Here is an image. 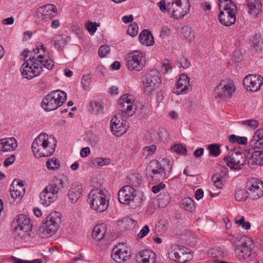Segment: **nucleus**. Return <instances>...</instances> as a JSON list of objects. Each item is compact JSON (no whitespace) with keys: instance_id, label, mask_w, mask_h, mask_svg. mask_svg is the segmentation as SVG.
<instances>
[{"instance_id":"1","label":"nucleus","mask_w":263,"mask_h":263,"mask_svg":"<svg viewBox=\"0 0 263 263\" xmlns=\"http://www.w3.org/2000/svg\"><path fill=\"white\" fill-rule=\"evenodd\" d=\"M55 138L49 137L45 133H41L32 143V151L36 158L48 157L52 155L56 146Z\"/></svg>"},{"instance_id":"2","label":"nucleus","mask_w":263,"mask_h":263,"mask_svg":"<svg viewBox=\"0 0 263 263\" xmlns=\"http://www.w3.org/2000/svg\"><path fill=\"white\" fill-rule=\"evenodd\" d=\"M147 170L153 181H160L168 178L172 172V165L167 159H163L160 162L153 160L150 162Z\"/></svg>"},{"instance_id":"3","label":"nucleus","mask_w":263,"mask_h":263,"mask_svg":"<svg viewBox=\"0 0 263 263\" xmlns=\"http://www.w3.org/2000/svg\"><path fill=\"white\" fill-rule=\"evenodd\" d=\"M109 200L108 192L100 189L92 190L88 195L87 202L90 208L99 213H102L108 209Z\"/></svg>"},{"instance_id":"4","label":"nucleus","mask_w":263,"mask_h":263,"mask_svg":"<svg viewBox=\"0 0 263 263\" xmlns=\"http://www.w3.org/2000/svg\"><path fill=\"white\" fill-rule=\"evenodd\" d=\"M220 12L218 20L221 24L230 26L236 22L237 7L234 2L231 0H219Z\"/></svg>"},{"instance_id":"5","label":"nucleus","mask_w":263,"mask_h":263,"mask_svg":"<svg viewBox=\"0 0 263 263\" xmlns=\"http://www.w3.org/2000/svg\"><path fill=\"white\" fill-rule=\"evenodd\" d=\"M30 222L29 218L25 215L20 214L16 217L12 224L15 238L21 240L28 236L31 230Z\"/></svg>"},{"instance_id":"6","label":"nucleus","mask_w":263,"mask_h":263,"mask_svg":"<svg viewBox=\"0 0 263 263\" xmlns=\"http://www.w3.org/2000/svg\"><path fill=\"white\" fill-rule=\"evenodd\" d=\"M190 4L189 0H172L168 3V12L176 20L183 18L189 13Z\"/></svg>"},{"instance_id":"7","label":"nucleus","mask_w":263,"mask_h":263,"mask_svg":"<svg viewBox=\"0 0 263 263\" xmlns=\"http://www.w3.org/2000/svg\"><path fill=\"white\" fill-rule=\"evenodd\" d=\"M20 71L24 78L31 80L39 76L42 71V69L37 64L36 58L32 57L30 58L22 65Z\"/></svg>"},{"instance_id":"8","label":"nucleus","mask_w":263,"mask_h":263,"mask_svg":"<svg viewBox=\"0 0 263 263\" xmlns=\"http://www.w3.org/2000/svg\"><path fill=\"white\" fill-rule=\"evenodd\" d=\"M223 161L231 169L240 170L246 163V154L242 151L234 149L231 156L224 157Z\"/></svg>"},{"instance_id":"9","label":"nucleus","mask_w":263,"mask_h":263,"mask_svg":"<svg viewBox=\"0 0 263 263\" xmlns=\"http://www.w3.org/2000/svg\"><path fill=\"white\" fill-rule=\"evenodd\" d=\"M118 199L120 203L133 206V203H139L136 191L130 185H125L121 188L118 193Z\"/></svg>"},{"instance_id":"10","label":"nucleus","mask_w":263,"mask_h":263,"mask_svg":"<svg viewBox=\"0 0 263 263\" xmlns=\"http://www.w3.org/2000/svg\"><path fill=\"white\" fill-rule=\"evenodd\" d=\"M249 198L256 200L263 196V182L256 178H250L246 186Z\"/></svg>"},{"instance_id":"11","label":"nucleus","mask_w":263,"mask_h":263,"mask_svg":"<svg viewBox=\"0 0 263 263\" xmlns=\"http://www.w3.org/2000/svg\"><path fill=\"white\" fill-rule=\"evenodd\" d=\"M161 83L159 72L156 70H151L146 76L145 80L142 82V89L145 93L151 94Z\"/></svg>"},{"instance_id":"12","label":"nucleus","mask_w":263,"mask_h":263,"mask_svg":"<svg viewBox=\"0 0 263 263\" xmlns=\"http://www.w3.org/2000/svg\"><path fill=\"white\" fill-rule=\"evenodd\" d=\"M235 90L233 83L223 80L220 82L215 89L214 95L217 98H230Z\"/></svg>"},{"instance_id":"13","label":"nucleus","mask_w":263,"mask_h":263,"mask_svg":"<svg viewBox=\"0 0 263 263\" xmlns=\"http://www.w3.org/2000/svg\"><path fill=\"white\" fill-rule=\"evenodd\" d=\"M61 214L58 212H53L49 214L44 221L45 230L49 235L54 234L58 230L61 222Z\"/></svg>"},{"instance_id":"14","label":"nucleus","mask_w":263,"mask_h":263,"mask_svg":"<svg viewBox=\"0 0 263 263\" xmlns=\"http://www.w3.org/2000/svg\"><path fill=\"white\" fill-rule=\"evenodd\" d=\"M143 58V53L138 50L129 53L127 58V68L130 70L141 71L144 65L142 62Z\"/></svg>"},{"instance_id":"15","label":"nucleus","mask_w":263,"mask_h":263,"mask_svg":"<svg viewBox=\"0 0 263 263\" xmlns=\"http://www.w3.org/2000/svg\"><path fill=\"white\" fill-rule=\"evenodd\" d=\"M57 7L51 4H48L40 7L36 11L35 16L39 21L46 22L52 18L57 12Z\"/></svg>"},{"instance_id":"16","label":"nucleus","mask_w":263,"mask_h":263,"mask_svg":"<svg viewBox=\"0 0 263 263\" xmlns=\"http://www.w3.org/2000/svg\"><path fill=\"white\" fill-rule=\"evenodd\" d=\"M243 82L247 90L256 91L263 83V78L258 74H249L243 79Z\"/></svg>"},{"instance_id":"17","label":"nucleus","mask_w":263,"mask_h":263,"mask_svg":"<svg viewBox=\"0 0 263 263\" xmlns=\"http://www.w3.org/2000/svg\"><path fill=\"white\" fill-rule=\"evenodd\" d=\"M191 88L189 77L182 73L180 75L176 85L173 88V92L177 95L185 94Z\"/></svg>"},{"instance_id":"18","label":"nucleus","mask_w":263,"mask_h":263,"mask_svg":"<svg viewBox=\"0 0 263 263\" xmlns=\"http://www.w3.org/2000/svg\"><path fill=\"white\" fill-rule=\"evenodd\" d=\"M253 242L248 239L242 243V245L237 246L235 249V256L239 259H246L251 256L252 254H254L253 251L252 250Z\"/></svg>"},{"instance_id":"19","label":"nucleus","mask_w":263,"mask_h":263,"mask_svg":"<svg viewBox=\"0 0 263 263\" xmlns=\"http://www.w3.org/2000/svg\"><path fill=\"white\" fill-rule=\"evenodd\" d=\"M113 253L111 256L112 259L118 262L126 261L130 256L126 247L123 245H119L115 247Z\"/></svg>"},{"instance_id":"20","label":"nucleus","mask_w":263,"mask_h":263,"mask_svg":"<svg viewBox=\"0 0 263 263\" xmlns=\"http://www.w3.org/2000/svg\"><path fill=\"white\" fill-rule=\"evenodd\" d=\"M191 256V253H187L183 248L174 249L171 253V258L178 263H185Z\"/></svg>"},{"instance_id":"21","label":"nucleus","mask_w":263,"mask_h":263,"mask_svg":"<svg viewBox=\"0 0 263 263\" xmlns=\"http://www.w3.org/2000/svg\"><path fill=\"white\" fill-rule=\"evenodd\" d=\"M136 260L141 263H155V254L148 249L142 250L137 255Z\"/></svg>"},{"instance_id":"22","label":"nucleus","mask_w":263,"mask_h":263,"mask_svg":"<svg viewBox=\"0 0 263 263\" xmlns=\"http://www.w3.org/2000/svg\"><path fill=\"white\" fill-rule=\"evenodd\" d=\"M82 192L83 188L82 185L76 183L72 184L69 189L67 197L71 203H76L81 197Z\"/></svg>"},{"instance_id":"23","label":"nucleus","mask_w":263,"mask_h":263,"mask_svg":"<svg viewBox=\"0 0 263 263\" xmlns=\"http://www.w3.org/2000/svg\"><path fill=\"white\" fill-rule=\"evenodd\" d=\"M0 145L2 146V151L4 152H11L16 148L17 142L13 137L6 138L1 139Z\"/></svg>"},{"instance_id":"24","label":"nucleus","mask_w":263,"mask_h":263,"mask_svg":"<svg viewBox=\"0 0 263 263\" xmlns=\"http://www.w3.org/2000/svg\"><path fill=\"white\" fill-rule=\"evenodd\" d=\"M248 164L251 168H254L256 165H263V151L254 152L251 157L248 160Z\"/></svg>"},{"instance_id":"25","label":"nucleus","mask_w":263,"mask_h":263,"mask_svg":"<svg viewBox=\"0 0 263 263\" xmlns=\"http://www.w3.org/2000/svg\"><path fill=\"white\" fill-rule=\"evenodd\" d=\"M49 94L52 95L51 98H52L54 104H57L58 108L65 103L67 98L66 93L60 90L52 91Z\"/></svg>"},{"instance_id":"26","label":"nucleus","mask_w":263,"mask_h":263,"mask_svg":"<svg viewBox=\"0 0 263 263\" xmlns=\"http://www.w3.org/2000/svg\"><path fill=\"white\" fill-rule=\"evenodd\" d=\"M246 5L249 13L256 15L261 10V4L260 0H246Z\"/></svg>"},{"instance_id":"27","label":"nucleus","mask_w":263,"mask_h":263,"mask_svg":"<svg viewBox=\"0 0 263 263\" xmlns=\"http://www.w3.org/2000/svg\"><path fill=\"white\" fill-rule=\"evenodd\" d=\"M51 96L48 93L44 97L42 101L41 106L46 111H51L58 108L57 104L53 102Z\"/></svg>"},{"instance_id":"28","label":"nucleus","mask_w":263,"mask_h":263,"mask_svg":"<svg viewBox=\"0 0 263 263\" xmlns=\"http://www.w3.org/2000/svg\"><path fill=\"white\" fill-rule=\"evenodd\" d=\"M141 44L146 46H152L154 43L153 36L149 31L144 30L139 35Z\"/></svg>"},{"instance_id":"29","label":"nucleus","mask_w":263,"mask_h":263,"mask_svg":"<svg viewBox=\"0 0 263 263\" xmlns=\"http://www.w3.org/2000/svg\"><path fill=\"white\" fill-rule=\"evenodd\" d=\"M25 193V188L21 186H15V180L12 182L10 187V195L15 199L21 200Z\"/></svg>"},{"instance_id":"30","label":"nucleus","mask_w":263,"mask_h":263,"mask_svg":"<svg viewBox=\"0 0 263 263\" xmlns=\"http://www.w3.org/2000/svg\"><path fill=\"white\" fill-rule=\"evenodd\" d=\"M106 232V227L103 224H101L94 227L92 236L95 239L99 241L103 239Z\"/></svg>"},{"instance_id":"31","label":"nucleus","mask_w":263,"mask_h":263,"mask_svg":"<svg viewBox=\"0 0 263 263\" xmlns=\"http://www.w3.org/2000/svg\"><path fill=\"white\" fill-rule=\"evenodd\" d=\"M37 64L39 66L47 68L48 70H51L54 66V62L51 59H45L42 54L39 55L36 58Z\"/></svg>"},{"instance_id":"32","label":"nucleus","mask_w":263,"mask_h":263,"mask_svg":"<svg viewBox=\"0 0 263 263\" xmlns=\"http://www.w3.org/2000/svg\"><path fill=\"white\" fill-rule=\"evenodd\" d=\"M171 199V195L168 192L160 193L157 198L159 206L160 208L166 206L170 203Z\"/></svg>"},{"instance_id":"33","label":"nucleus","mask_w":263,"mask_h":263,"mask_svg":"<svg viewBox=\"0 0 263 263\" xmlns=\"http://www.w3.org/2000/svg\"><path fill=\"white\" fill-rule=\"evenodd\" d=\"M118 109L125 116H132L134 112L133 111V105L124 102H118Z\"/></svg>"},{"instance_id":"34","label":"nucleus","mask_w":263,"mask_h":263,"mask_svg":"<svg viewBox=\"0 0 263 263\" xmlns=\"http://www.w3.org/2000/svg\"><path fill=\"white\" fill-rule=\"evenodd\" d=\"M112 133L116 136H120L124 134L126 130V125L125 122L123 121L121 123H119L118 125L114 126V128H110Z\"/></svg>"},{"instance_id":"35","label":"nucleus","mask_w":263,"mask_h":263,"mask_svg":"<svg viewBox=\"0 0 263 263\" xmlns=\"http://www.w3.org/2000/svg\"><path fill=\"white\" fill-rule=\"evenodd\" d=\"M182 205L187 211L193 212L195 210L194 201L190 197L184 198L182 199Z\"/></svg>"},{"instance_id":"36","label":"nucleus","mask_w":263,"mask_h":263,"mask_svg":"<svg viewBox=\"0 0 263 263\" xmlns=\"http://www.w3.org/2000/svg\"><path fill=\"white\" fill-rule=\"evenodd\" d=\"M235 197L236 200L238 201H245L246 200L249 196L247 193V189L246 191L237 189L235 191Z\"/></svg>"},{"instance_id":"37","label":"nucleus","mask_w":263,"mask_h":263,"mask_svg":"<svg viewBox=\"0 0 263 263\" xmlns=\"http://www.w3.org/2000/svg\"><path fill=\"white\" fill-rule=\"evenodd\" d=\"M51 41L54 47L58 49L63 47L65 44V41H64V37L61 35H57L53 36Z\"/></svg>"},{"instance_id":"38","label":"nucleus","mask_w":263,"mask_h":263,"mask_svg":"<svg viewBox=\"0 0 263 263\" xmlns=\"http://www.w3.org/2000/svg\"><path fill=\"white\" fill-rule=\"evenodd\" d=\"M60 165L59 161L55 158H52V159L48 160L46 163V167L51 170H54L58 169Z\"/></svg>"},{"instance_id":"39","label":"nucleus","mask_w":263,"mask_h":263,"mask_svg":"<svg viewBox=\"0 0 263 263\" xmlns=\"http://www.w3.org/2000/svg\"><path fill=\"white\" fill-rule=\"evenodd\" d=\"M208 149L210 154L214 157H217L220 154L219 145L218 144H212L208 146Z\"/></svg>"},{"instance_id":"40","label":"nucleus","mask_w":263,"mask_h":263,"mask_svg":"<svg viewBox=\"0 0 263 263\" xmlns=\"http://www.w3.org/2000/svg\"><path fill=\"white\" fill-rule=\"evenodd\" d=\"M168 228V222L164 219H160L156 226V229L161 233H165Z\"/></svg>"},{"instance_id":"41","label":"nucleus","mask_w":263,"mask_h":263,"mask_svg":"<svg viewBox=\"0 0 263 263\" xmlns=\"http://www.w3.org/2000/svg\"><path fill=\"white\" fill-rule=\"evenodd\" d=\"M222 177L219 173H216L213 175L212 180L214 185L218 189H221L223 186V183L221 181Z\"/></svg>"},{"instance_id":"42","label":"nucleus","mask_w":263,"mask_h":263,"mask_svg":"<svg viewBox=\"0 0 263 263\" xmlns=\"http://www.w3.org/2000/svg\"><path fill=\"white\" fill-rule=\"evenodd\" d=\"M138 26L135 22L131 24L127 30V33L132 37L136 36L138 34Z\"/></svg>"},{"instance_id":"43","label":"nucleus","mask_w":263,"mask_h":263,"mask_svg":"<svg viewBox=\"0 0 263 263\" xmlns=\"http://www.w3.org/2000/svg\"><path fill=\"white\" fill-rule=\"evenodd\" d=\"M91 79L90 74L84 75L82 78L81 84L83 86V88L85 90H87L91 83Z\"/></svg>"},{"instance_id":"44","label":"nucleus","mask_w":263,"mask_h":263,"mask_svg":"<svg viewBox=\"0 0 263 263\" xmlns=\"http://www.w3.org/2000/svg\"><path fill=\"white\" fill-rule=\"evenodd\" d=\"M135 99L133 95L130 94H125L123 95L119 99V102H124L133 105Z\"/></svg>"},{"instance_id":"45","label":"nucleus","mask_w":263,"mask_h":263,"mask_svg":"<svg viewBox=\"0 0 263 263\" xmlns=\"http://www.w3.org/2000/svg\"><path fill=\"white\" fill-rule=\"evenodd\" d=\"M40 197L41 203L45 206H48L53 202L49 199V198H51V196H47L46 194H44V193H41Z\"/></svg>"},{"instance_id":"46","label":"nucleus","mask_w":263,"mask_h":263,"mask_svg":"<svg viewBox=\"0 0 263 263\" xmlns=\"http://www.w3.org/2000/svg\"><path fill=\"white\" fill-rule=\"evenodd\" d=\"M95 162L97 165L103 166L109 164L111 160L107 158L99 157L95 159Z\"/></svg>"},{"instance_id":"47","label":"nucleus","mask_w":263,"mask_h":263,"mask_svg":"<svg viewBox=\"0 0 263 263\" xmlns=\"http://www.w3.org/2000/svg\"><path fill=\"white\" fill-rule=\"evenodd\" d=\"M184 32H183L185 39L189 41H191L195 38V33L190 28L186 27L183 29Z\"/></svg>"},{"instance_id":"48","label":"nucleus","mask_w":263,"mask_h":263,"mask_svg":"<svg viewBox=\"0 0 263 263\" xmlns=\"http://www.w3.org/2000/svg\"><path fill=\"white\" fill-rule=\"evenodd\" d=\"M172 149L180 155H186V149L182 145L178 144H175L173 147Z\"/></svg>"},{"instance_id":"49","label":"nucleus","mask_w":263,"mask_h":263,"mask_svg":"<svg viewBox=\"0 0 263 263\" xmlns=\"http://www.w3.org/2000/svg\"><path fill=\"white\" fill-rule=\"evenodd\" d=\"M156 149V146L155 145H152L148 146H145L143 148V153L146 156L153 155Z\"/></svg>"},{"instance_id":"50","label":"nucleus","mask_w":263,"mask_h":263,"mask_svg":"<svg viewBox=\"0 0 263 263\" xmlns=\"http://www.w3.org/2000/svg\"><path fill=\"white\" fill-rule=\"evenodd\" d=\"M110 48L108 45L101 46L98 50V54L101 58L104 57L109 52Z\"/></svg>"},{"instance_id":"51","label":"nucleus","mask_w":263,"mask_h":263,"mask_svg":"<svg viewBox=\"0 0 263 263\" xmlns=\"http://www.w3.org/2000/svg\"><path fill=\"white\" fill-rule=\"evenodd\" d=\"M223 252L217 249H211L209 251L208 255L213 258H218L222 256Z\"/></svg>"},{"instance_id":"52","label":"nucleus","mask_w":263,"mask_h":263,"mask_svg":"<svg viewBox=\"0 0 263 263\" xmlns=\"http://www.w3.org/2000/svg\"><path fill=\"white\" fill-rule=\"evenodd\" d=\"M242 124L243 125H247L252 128H255L258 126V121L254 119L243 121L242 122Z\"/></svg>"},{"instance_id":"53","label":"nucleus","mask_w":263,"mask_h":263,"mask_svg":"<svg viewBox=\"0 0 263 263\" xmlns=\"http://www.w3.org/2000/svg\"><path fill=\"white\" fill-rule=\"evenodd\" d=\"M46 190H49V191L51 192L53 195H57L60 189L53 183L47 185L46 187Z\"/></svg>"},{"instance_id":"54","label":"nucleus","mask_w":263,"mask_h":263,"mask_svg":"<svg viewBox=\"0 0 263 263\" xmlns=\"http://www.w3.org/2000/svg\"><path fill=\"white\" fill-rule=\"evenodd\" d=\"M251 144L253 146L254 148L263 149V140L252 139L251 140Z\"/></svg>"},{"instance_id":"55","label":"nucleus","mask_w":263,"mask_h":263,"mask_svg":"<svg viewBox=\"0 0 263 263\" xmlns=\"http://www.w3.org/2000/svg\"><path fill=\"white\" fill-rule=\"evenodd\" d=\"M262 43V42L260 39L254 37L253 41V47L256 51L260 50Z\"/></svg>"},{"instance_id":"56","label":"nucleus","mask_w":263,"mask_h":263,"mask_svg":"<svg viewBox=\"0 0 263 263\" xmlns=\"http://www.w3.org/2000/svg\"><path fill=\"white\" fill-rule=\"evenodd\" d=\"M86 25V28L91 35H93L97 30L96 23L89 22Z\"/></svg>"},{"instance_id":"57","label":"nucleus","mask_w":263,"mask_h":263,"mask_svg":"<svg viewBox=\"0 0 263 263\" xmlns=\"http://www.w3.org/2000/svg\"><path fill=\"white\" fill-rule=\"evenodd\" d=\"M179 62L180 64V66L183 69H186L191 66L190 61L188 60L187 58L185 57H181L180 58Z\"/></svg>"},{"instance_id":"58","label":"nucleus","mask_w":263,"mask_h":263,"mask_svg":"<svg viewBox=\"0 0 263 263\" xmlns=\"http://www.w3.org/2000/svg\"><path fill=\"white\" fill-rule=\"evenodd\" d=\"M157 6L159 7L160 10L163 13L168 12V3L166 4L164 0H161L157 3Z\"/></svg>"},{"instance_id":"59","label":"nucleus","mask_w":263,"mask_h":263,"mask_svg":"<svg viewBox=\"0 0 263 263\" xmlns=\"http://www.w3.org/2000/svg\"><path fill=\"white\" fill-rule=\"evenodd\" d=\"M252 139L263 140V128L257 129L254 133Z\"/></svg>"},{"instance_id":"60","label":"nucleus","mask_w":263,"mask_h":263,"mask_svg":"<svg viewBox=\"0 0 263 263\" xmlns=\"http://www.w3.org/2000/svg\"><path fill=\"white\" fill-rule=\"evenodd\" d=\"M149 232V229L148 226L146 225L143 227L139 233L138 234V237L139 238H142L145 237Z\"/></svg>"},{"instance_id":"61","label":"nucleus","mask_w":263,"mask_h":263,"mask_svg":"<svg viewBox=\"0 0 263 263\" xmlns=\"http://www.w3.org/2000/svg\"><path fill=\"white\" fill-rule=\"evenodd\" d=\"M165 187V184L163 183H160L159 184L154 185L152 187V192L156 194L158 193L161 190L164 189Z\"/></svg>"},{"instance_id":"62","label":"nucleus","mask_w":263,"mask_h":263,"mask_svg":"<svg viewBox=\"0 0 263 263\" xmlns=\"http://www.w3.org/2000/svg\"><path fill=\"white\" fill-rule=\"evenodd\" d=\"M15 159V156L14 155H11L10 157L7 158L4 162V165L6 167L11 165L14 163Z\"/></svg>"},{"instance_id":"63","label":"nucleus","mask_w":263,"mask_h":263,"mask_svg":"<svg viewBox=\"0 0 263 263\" xmlns=\"http://www.w3.org/2000/svg\"><path fill=\"white\" fill-rule=\"evenodd\" d=\"M119 123H121L120 120L116 115H115L110 121V128H114V126L118 125Z\"/></svg>"},{"instance_id":"64","label":"nucleus","mask_w":263,"mask_h":263,"mask_svg":"<svg viewBox=\"0 0 263 263\" xmlns=\"http://www.w3.org/2000/svg\"><path fill=\"white\" fill-rule=\"evenodd\" d=\"M90 153V149L89 147H83L80 152V155L82 158L87 157Z\"/></svg>"}]
</instances>
